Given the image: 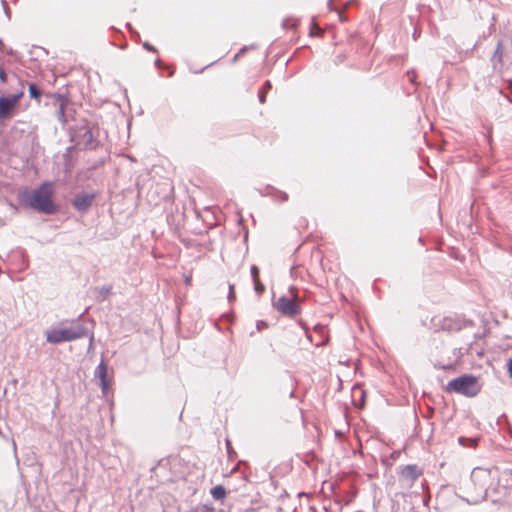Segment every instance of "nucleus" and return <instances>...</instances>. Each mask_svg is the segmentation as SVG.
I'll use <instances>...</instances> for the list:
<instances>
[{
  "mask_svg": "<svg viewBox=\"0 0 512 512\" xmlns=\"http://www.w3.org/2000/svg\"><path fill=\"white\" fill-rule=\"evenodd\" d=\"M24 93L20 91L14 95L0 97V121L10 120L18 111L20 100Z\"/></svg>",
  "mask_w": 512,
  "mask_h": 512,
  "instance_id": "7",
  "label": "nucleus"
},
{
  "mask_svg": "<svg viewBox=\"0 0 512 512\" xmlns=\"http://www.w3.org/2000/svg\"><path fill=\"white\" fill-rule=\"evenodd\" d=\"M486 495L494 497V501L512 492V470H500L498 467L487 470L486 477Z\"/></svg>",
  "mask_w": 512,
  "mask_h": 512,
  "instance_id": "1",
  "label": "nucleus"
},
{
  "mask_svg": "<svg viewBox=\"0 0 512 512\" xmlns=\"http://www.w3.org/2000/svg\"><path fill=\"white\" fill-rule=\"evenodd\" d=\"M508 372L509 376L512 378V358L508 362Z\"/></svg>",
  "mask_w": 512,
  "mask_h": 512,
  "instance_id": "20",
  "label": "nucleus"
},
{
  "mask_svg": "<svg viewBox=\"0 0 512 512\" xmlns=\"http://www.w3.org/2000/svg\"><path fill=\"white\" fill-rule=\"evenodd\" d=\"M235 286L234 285H230L229 287V299L232 300L235 298Z\"/></svg>",
  "mask_w": 512,
  "mask_h": 512,
  "instance_id": "18",
  "label": "nucleus"
},
{
  "mask_svg": "<svg viewBox=\"0 0 512 512\" xmlns=\"http://www.w3.org/2000/svg\"><path fill=\"white\" fill-rule=\"evenodd\" d=\"M459 442L463 446L476 448L478 445V438H467V437H460Z\"/></svg>",
  "mask_w": 512,
  "mask_h": 512,
  "instance_id": "13",
  "label": "nucleus"
},
{
  "mask_svg": "<svg viewBox=\"0 0 512 512\" xmlns=\"http://www.w3.org/2000/svg\"><path fill=\"white\" fill-rule=\"evenodd\" d=\"M93 194H79L73 200V206L79 211H86L94 200Z\"/></svg>",
  "mask_w": 512,
  "mask_h": 512,
  "instance_id": "9",
  "label": "nucleus"
},
{
  "mask_svg": "<svg viewBox=\"0 0 512 512\" xmlns=\"http://www.w3.org/2000/svg\"><path fill=\"white\" fill-rule=\"evenodd\" d=\"M86 336V329L75 322L64 321L46 331V340L51 344L71 342Z\"/></svg>",
  "mask_w": 512,
  "mask_h": 512,
  "instance_id": "3",
  "label": "nucleus"
},
{
  "mask_svg": "<svg viewBox=\"0 0 512 512\" xmlns=\"http://www.w3.org/2000/svg\"><path fill=\"white\" fill-rule=\"evenodd\" d=\"M29 93L32 98L36 99L37 101L40 100L41 93L35 84L29 85Z\"/></svg>",
  "mask_w": 512,
  "mask_h": 512,
  "instance_id": "15",
  "label": "nucleus"
},
{
  "mask_svg": "<svg viewBox=\"0 0 512 512\" xmlns=\"http://www.w3.org/2000/svg\"><path fill=\"white\" fill-rule=\"evenodd\" d=\"M56 99V104L58 106V110H57V114H58V119L62 122H65L66 119H65V108L68 104V99L61 96V95H57L55 97Z\"/></svg>",
  "mask_w": 512,
  "mask_h": 512,
  "instance_id": "10",
  "label": "nucleus"
},
{
  "mask_svg": "<svg viewBox=\"0 0 512 512\" xmlns=\"http://www.w3.org/2000/svg\"><path fill=\"white\" fill-rule=\"evenodd\" d=\"M300 304L301 300L298 296V289L291 286L288 295H282L275 300L274 307L281 315L293 318L300 314Z\"/></svg>",
  "mask_w": 512,
  "mask_h": 512,
  "instance_id": "4",
  "label": "nucleus"
},
{
  "mask_svg": "<svg viewBox=\"0 0 512 512\" xmlns=\"http://www.w3.org/2000/svg\"><path fill=\"white\" fill-rule=\"evenodd\" d=\"M316 30L320 31V28H319V27L314 23V24H313V27H312V29H311L310 34H311V35H314V34H315V32H316Z\"/></svg>",
  "mask_w": 512,
  "mask_h": 512,
  "instance_id": "21",
  "label": "nucleus"
},
{
  "mask_svg": "<svg viewBox=\"0 0 512 512\" xmlns=\"http://www.w3.org/2000/svg\"><path fill=\"white\" fill-rule=\"evenodd\" d=\"M54 185L51 182L42 183L37 189L31 192L23 193L22 200L29 207L43 212L45 214H53L56 206L53 202Z\"/></svg>",
  "mask_w": 512,
  "mask_h": 512,
  "instance_id": "2",
  "label": "nucleus"
},
{
  "mask_svg": "<svg viewBox=\"0 0 512 512\" xmlns=\"http://www.w3.org/2000/svg\"><path fill=\"white\" fill-rule=\"evenodd\" d=\"M423 475V469L417 464L401 466L397 474V483L400 489L409 490L415 482Z\"/></svg>",
  "mask_w": 512,
  "mask_h": 512,
  "instance_id": "6",
  "label": "nucleus"
},
{
  "mask_svg": "<svg viewBox=\"0 0 512 512\" xmlns=\"http://www.w3.org/2000/svg\"><path fill=\"white\" fill-rule=\"evenodd\" d=\"M211 495L216 500H223L226 497V490L222 485H217L211 489Z\"/></svg>",
  "mask_w": 512,
  "mask_h": 512,
  "instance_id": "12",
  "label": "nucleus"
},
{
  "mask_svg": "<svg viewBox=\"0 0 512 512\" xmlns=\"http://www.w3.org/2000/svg\"><path fill=\"white\" fill-rule=\"evenodd\" d=\"M443 328L452 330L457 328V323H455L451 318H445L443 323Z\"/></svg>",
  "mask_w": 512,
  "mask_h": 512,
  "instance_id": "16",
  "label": "nucleus"
},
{
  "mask_svg": "<svg viewBox=\"0 0 512 512\" xmlns=\"http://www.w3.org/2000/svg\"><path fill=\"white\" fill-rule=\"evenodd\" d=\"M259 273H260V270L257 266L253 265L251 267V274H252V277H253V282H254V287H255V291L257 293H262L265 289L264 285L260 282V278H259Z\"/></svg>",
  "mask_w": 512,
  "mask_h": 512,
  "instance_id": "11",
  "label": "nucleus"
},
{
  "mask_svg": "<svg viewBox=\"0 0 512 512\" xmlns=\"http://www.w3.org/2000/svg\"><path fill=\"white\" fill-rule=\"evenodd\" d=\"M147 49L152 50L151 45L145 44L144 45Z\"/></svg>",
  "mask_w": 512,
  "mask_h": 512,
  "instance_id": "22",
  "label": "nucleus"
},
{
  "mask_svg": "<svg viewBox=\"0 0 512 512\" xmlns=\"http://www.w3.org/2000/svg\"><path fill=\"white\" fill-rule=\"evenodd\" d=\"M147 49L152 50L151 45L145 44L144 45Z\"/></svg>",
  "mask_w": 512,
  "mask_h": 512,
  "instance_id": "23",
  "label": "nucleus"
},
{
  "mask_svg": "<svg viewBox=\"0 0 512 512\" xmlns=\"http://www.w3.org/2000/svg\"><path fill=\"white\" fill-rule=\"evenodd\" d=\"M478 390V379L471 375H464L453 379L446 387L448 392H455L465 396H475Z\"/></svg>",
  "mask_w": 512,
  "mask_h": 512,
  "instance_id": "5",
  "label": "nucleus"
},
{
  "mask_svg": "<svg viewBox=\"0 0 512 512\" xmlns=\"http://www.w3.org/2000/svg\"><path fill=\"white\" fill-rule=\"evenodd\" d=\"M6 80H7L6 72H5V70L2 67H0V81L2 83H5Z\"/></svg>",
  "mask_w": 512,
  "mask_h": 512,
  "instance_id": "17",
  "label": "nucleus"
},
{
  "mask_svg": "<svg viewBox=\"0 0 512 512\" xmlns=\"http://www.w3.org/2000/svg\"><path fill=\"white\" fill-rule=\"evenodd\" d=\"M246 51V49H241L235 56H234V59L233 61L236 62L238 60V58Z\"/></svg>",
  "mask_w": 512,
  "mask_h": 512,
  "instance_id": "19",
  "label": "nucleus"
},
{
  "mask_svg": "<svg viewBox=\"0 0 512 512\" xmlns=\"http://www.w3.org/2000/svg\"><path fill=\"white\" fill-rule=\"evenodd\" d=\"M95 376L100 380V386L104 394L108 392L111 385L108 379V367L104 361H101L95 370Z\"/></svg>",
  "mask_w": 512,
  "mask_h": 512,
  "instance_id": "8",
  "label": "nucleus"
},
{
  "mask_svg": "<svg viewBox=\"0 0 512 512\" xmlns=\"http://www.w3.org/2000/svg\"><path fill=\"white\" fill-rule=\"evenodd\" d=\"M271 87H272V85H271L270 81H266L264 83V85L262 86V88L260 89L259 100L261 103L265 102V97H266L268 91L271 89Z\"/></svg>",
  "mask_w": 512,
  "mask_h": 512,
  "instance_id": "14",
  "label": "nucleus"
}]
</instances>
